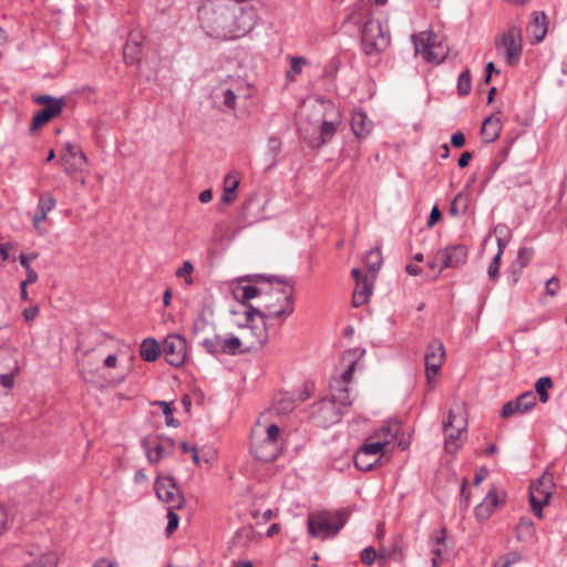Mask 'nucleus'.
<instances>
[{"instance_id":"1","label":"nucleus","mask_w":567,"mask_h":567,"mask_svg":"<svg viewBox=\"0 0 567 567\" xmlns=\"http://www.w3.org/2000/svg\"><path fill=\"white\" fill-rule=\"evenodd\" d=\"M244 9L233 0H206L198 8V20L204 31L214 38L236 39L250 25L241 24Z\"/></svg>"},{"instance_id":"2","label":"nucleus","mask_w":567,"mask_h":567,"mask_svg":"<svg viewBox=\"0 0 567 567\" xmlns=\"http://www.w3.org/2000/svg\"><path fill=\"white\" fill-rule=\"evenodd\" d=\"M371 0H358L346 22L361 25V44L367 55L380 53L390 44V34L382 24L373 19Z\"/></svg>"},{"instance_id":"3","label":"nucleus","mask_w":567,"mask_h":567,"mask_svg":"<svg viewBox=\"0 0 567 567\" xmlns=\"http://www.w3.org/2000/svg\"><path fill=\"white\" fill-rule=\"evenodd\" d=\"M349 518L346 508L311 512L307 517L308 534L311 538L328 539L337 536Z\"/></svg>"},{"instance_id":"4","label":"nucleus","mask_w":567,"mask_h":567,"mask_svg":"<svg viewBox=\"0 0 567 567\" xmlns=\"http://www.w3.org/2000/svg\"><path fill=\"white\" fill-rule=\"evenodd\" d=\"M413 43L416 54H422L426 62L440 64L446 55L447 49L439 40V37L432 32H421L413 35Z\"/></svg>"},{"instance_id":"5","label":"nucleus","mask_w":567,"mask_h":567,"mask_svg":"<svg viewBox=\"0 0 567 567\" xmlns=\"http://www.w3.org/2000/svg\"><path fill=\"white\" fill-rule=\"evenodd\" d=\"M33 101L40 105H43V107L34 113L32 123L30 125V131L38 130L58 116L62 112L65 104L63 97H53L48 94L38 95L33 99Z\"/></svg>"},{"instance_id":"6","label":"nucleus","mask_w":567,"mask_h":567,"mask_svg":"<svg viewBox=\"0 0 567 567\" xmlns=\"http://www.w3.org/2000/svg\"><path fill=\"white\" fill-rule=\"evenodd\" d=\"M266 295L269 297V300L265 303V308L269 311L268 317L287 318L293 312L292 286H290L289 291L286 289H271Z\"/></svg>"},{"instance_id":"7","label":"nucleus","mask_w":567,"mask_h":567,"mask_svg":"<svg viewBox=\"0 0 567 567\" xmlns=\"http://www.w3.org/2000/svg\"><path fill=\"white\" fill-rule=\"evenodd\" d=\"M554 487V477L550 473H544L536 483L530 485L529 503L538 518L543 517L542 509L549 502Z\"/></svg>"},{"instance_id":"8","label":"nucleus","mask_w":567,"mask_h":567,"mask_svg":"<svg viewBox=\"0 0 567 567\" xmlns=\"http://www.w3.org/2000/svg\"><path fill=\"white\" fill-rule=\"evenodd\" d=\"M495 47L498 52H503L506 56V62L509 65H515L522 55V31L518 27L513 25L495 41Z\"/></svg>"},{"instance_id":"9","label":"nucleus","mask_w":567,"mask_h":567,"mask_svg":"<svg viewBox=\"0 0 567 567\" xmlns=\"http://www.w3.org/2000/svg\"><path fill=\"white\" fill-rule=\"evenodd\" d=\"M445 433V451L455 454L462 445V434L466 431V420L457 417L453 410L449 411L447 420L443 423Z\"/></svg>"},{"instance_id":"10","label":"nucleus","mask_w":567,"mask_h":567,"mask_svg":"<svg viewBox=\"0 0 567 567\" xmlns=\"http://www.w3.org/2000/svg\"><path fill=\"white\" fill-rule=\"evenodd\" d=\"M156 496L168 504L172 509H181L185 505V497L179 491L173 476L158 477L155 482Z\"/></svg>"},{"instance_id":"11","label":"nucleus","mask_w":567,"mask_h":567,"mask_svg":"<svg viewBox=\"0 0 567 567\" xmlns=\"http://www.w3.org/2000/svg\"><path fill=\"white\" fill-rule=\"evenodd\" d=\"M200 346L205 351L214 357L219 354L236 355L239 352L241 341L238 337L230 334L223 338L220 334H214L212 338H205Z\"/></svg>"},{"instance_id":"12","label":"nucleus","mask_w":567,"mask_h":567,"mask_svg":"<svg viewBox=\"0 0 567 567\" xmlns=\"http://www.w3.org/2000/svg\"><path fill=\"white\" fill-rule=\"evenodd\" d=\"M162 352L172 367L179 368L187 357V341L179 334H169L163 342Z\"/></svg>"},{"instance_id":"13","label":"nucleus","mask_w":567,"mask_h":567,"mask_svg":"<svg viewBox=\"0 0 567 567\" xmlns=\"http://www.w3.org/2000/svg\"><path fill=\"white\" fill-rule=\"evenodd\" d=\"M342 417L340 408L330 399H322L313 405L312 419L318 426L328 427L338 423Z\"/></svg>"},{"instance_id":"14","label":"nucleus","mask_w":567,"mask_h":567,"mask_svg":"<svg viewBox=\"0 0 567 567\" xmlns=\"http://www.w3.org/2000/svg\"><path fill=\"white\" fill-rule=\"evenodd\" d=\"M445 359V349L443 342L439 339H433L426 349L424 357L425 372L427 381L431 382L432 375H436Z\"/></svg>"},{"instance_id":"15","label":"nucleus","mask_w":567,"mask_h":567,"mask_svg":"<svg viewBox=\"0 0 567 567\" xmlns=\"http://www.w3.org/2000/svg\"><path fill=\"white\" fill-rule=\"evenodd\" d=\"M536 405V395L533 391H526L516 400L506 402L501 411V416L507 419L515 413H527Z\"/></svg>"},{"instance_id":"16","label":"nucleus","mask_w":567,"mask_h":567,"mask_svg":"<svg viewBox=\"0 0 567 567\" xmlns=\"http://www.w3.org/2000/svg\"><path fill=\"white\" fill-rule=\"evenodd\" d=\"M61 161L68 173L82 171L86 165V156L80 147V144H65L61 154Z\"/></svg>"},{"instance_id":"17","label":"nucleus","mask_w":567,"mask_h":567,"mask_svg":"<svg viewBox=\"0 0 567 567\" xmlns=\"http://www.w3.org/2000/svg\"><path fill=\"white\" fill-rule=\"evenodd\" d=\"M442 259L440 272L444 268H458L467 260L468 250L464 245L450 246L437 254Z\"/></svg>"},{"instance_id":"18","label":"nucleus","mask_w":567,"mask_h":567,"mask_svg":"<svg viewBox=\"0 0 567 567\" xmlns=\"http://www.w3.org/2000/svg\"><path fill=\"white\" fill-rule=\"evenodd\" d=\"M251 453L255 458L260 462H272L277 458L280 453L281 446L280 443H274L272 441H268L267 439L262 440H252L250 444Z\"/></svg>"},{"instance_id":"19","label":"nucleus","mask_w":567,"mask_h":567,"mask_svg":"<svg viewBox=\"0 0 567 567\" xmlns=\"http://www.w3.org/2000/svg\"><path fill=\"white\" fill-rule=\"evenodd\" d=\"M386 444H389L388 439L379 440L377 442L367 441L354 455V464L357 468L364 472L372 470L374 463H363V458L379 454Z\"/></svg>"},{"instance_id":"20","label":"nucleus","mask_w":567,"mask_h":567,"mask_svg":"<svg viewBox=\"0 0 567 567\" xmlns=\"http://www.w3.org/2000/svg\"><path fill=\"white\" fill-rule=\"evenodd\" d=\"M502 503L495 489H491L482 503L475 507V516L480 522H484L491 517L495 508Z\"/></svg>"},{"instance_id":"21","label":"nucleus","mask_w":567,"mask_h":567,"mask_svg":"<svg viewBox=\"0 0 567 567\" xmlns=\"http://www.w3.org/2000/svg\"><path fill=\"white\" fill-rule=\"evenodd\" d=\"M373 127V123L362 111H355L351 116V128L358 138H365Z\"/></svg>"},{"instance_id":"22","label":"nucleus","mask_w":567,"mask_h":567,"mask_svg":"<svg viewBox=\"0 0 567 567\" xmlns=\"http://www.w3.org/2000/svg\"><path fill=\"white\" fill-rule=\"evenodd\" d=\"M502 123L499 117L492 115L486 117L481 127L483 142H496L499 138Z\"/></svg>"},{"instance_id":"23","label":"nucleus","mask_w":567,"mask_h":567,"mask_svg":"<svg viewBox=\"0 0 567 567\" xmlns=\"http://www.w3.org/2000/svg\"><path fill=\"white\" fill-rule=\"evenodd\" d=\"M140 34L131 33L130 39L123 49V59L126 64H133L140 61L141 43L138 41Z\"/></svg>"},{"instance_id":"24","label":"nucleus","mask_w":567,"mask_h":567,"mask_svg":"<svg viewBox=\"0 0 567 567\" xmlns=\"http://www.w3.org/2000/svg\"><path fill=\"white\" fill-rule=\"evenodd\" d=\"M331 398L336 402V405L350 406L352 404V390L349 384L337 385V383H330Z\"/></svg>"},{"instance_id":"25","label":"nucleus","mask_w":567,"mask_h":567,"mask_svg":"<svg viewBox=\"0 0 567 567\" xmlns=\"http://www.w3.org/2000/svg\"><path fill=\"white\" fill-rule=\"evenodd\" d=\"M296 408V400L289 393H279L275 398L271 406V412L277 415H286L292 412Z\"/></svg>"},{"instance_id":"26","label":"nucleus","mask_w":567,"mask_h":567,"mask_svg":"<svg viewBox=\"0 0 567 567\" xmlns=\"http://www.w3.org/2000/svg\"><path fill=\"white\" fill-rule=\"evenodd\" d=\"M384 558H389V559H393V560H398V561L403 560L404 553H403L402 536L396 535L392 539V544H391L390 548H384V547L380 548V559H384Z\"/></svg>"},{"instance_id":"27","label":"nucleus","mask_w":567,"mask_h":567,"mask_svg":"<svg viewBox=\"0 0 567 567\" xmlns=\"http://www.w3.org/2000/svg\"><path fill=\"white\" fill-rule=\"evenodd\" d=\"M533 22L530 24V28H533V35L535 39V42H540L546 35L547 27H548V18L545 14V12H533Z\"/></svg>"},{"instance_id":"28","label":"nucleus","mask_w":567,"mask_h":567,"mask_svg":"<svg viewBox=\"0 0 567 567\" xmlns=\"http://www.w3.org/2000/svg\"><path fill=\"white\" fill-rule=\"evenodd\" d=\"M534 256V249L529 247H523L518 250L515 261L512 264L514 269V281L517 282L519 275L523 269L528 266Z\"/></svg>"},{"instance_id":"29","label":"nucleus","mask_w":567,"mask_h":567,"mask_svg":"<svg viewBox=\"0 0 567 567\" xmlns=\"http://www.w3.org/2000/svg\"><path fill=\"white\" fill-rule=\"evenodd\" d=\"M371 293L372 285L369 282V280L360 281L357 284L352 296L353 307L357 308L367 303Z\"/></svg>"},{"instance_id":"30","label":"nucleus","mask_w":567,"mask_h":567,"mask_svg":"<svg viewBox=\"0 0 567 567\" xmlns=\"http://www.w3.org/2000/svg\"><path fill=\"white\" fill-rule=\"evenodd\" d=\"M161 353V348L157 341L153 338H147L143 340L140 348V355L146 362L155 361Z\"/></svg>"},{"instance_id":"31","label":"nucleus","mask_w":567,"mask_h":567,"mask_svg":"<svg viewBox=\"0 0 567 567\" xmlns=\"http://www.w3.org/2000/svg\"><path fill=\"white\" fill-rule=\"evenodd\" d=\"M535 534L534 523L529 517H522L516 526L515 535L518 542H528Z\"/></svg>"},{"instance_id":"32","label":"nucleus","mask_w":567,"mask_h":567,"mask_svg":"<svg viewBox=\"0 0 567 567\" xmlns=\"http://www.w3.org/2000/svg\"><path fill=\"white\" fill-rule=\"evenodd\" d=\"M258 535L251 525L243 526L234 536V543L241 547H248L251 543L256 542Z\"/></svg>"},{"instance_id":"33","label":"nucleus","mask_w":567,"mask_h":567,"mask_svg":"<svg viewBox=\"0 0 567 567\" xmlns=\"http://www.w3.org/2000/svg\"><path fill=\"white\" fill-rule=\"evenodd\" d=\"M383 262L382 252L380 247L371 248L365 256V265L369 271L377 274Z\"/></svg>"},{"instance_id":"34","label":"nucleus","mask_w":567,"mask_h":567,"mask_svg":"<svg viewBox=\"0 0 567 567\" xmlns=\"http://www.w3.org/2000/svg\"><path fill=\"white\" fill-rule=\"evenodd\" d=\"M446 549V528L442 527L435 533L433 537L432 553L436 557H442Z\"/></svg>"},{"instance_id":"35","label":"nucleus","mask_w":567,"mask_h":567,"mask_svg":"<svg viewBox=\"0 0 567 567\" xmlns=\"http://www.w3.org/2000/svg\"><path fill=\"white\" fill-rule=\"evenodd\" d=\"M262 289L256 286H243L234 291L235 298L240 300L243 305H246L247 300L261 296Z\"/></svg>"},{"instance_id":"36","label":"nucleus","mask_w":567,"mask_h":567,"mask_svg":"<svg viewBox=\"0 0 567 567\" xmlns=\"http://www.w3.org/2000/svg\"><path fill=\"white\" fill-rule=\"evenodd\" d=\"M553 386V380L550 377H542L535 383V391L539 395L542 403H547L549 400L548 390Z\"/></svg>"},{"instance_id":"37","label":"nucleus","mask_w":567,"mask_h":567,"mask_svg":"<svg viewBox=\"0 0 567 567\" xmlns=\"http://www.w3.org/2000/svg\"><path fill=\"white\" fill-rule=\"evenodd\" d=\"M399 430V423L385 422L378 431L374 432L373 436L379 440L388 439L390 441L398 434Z\"/></svg>"},{"instance_id":"38","label":"nucleus","mask_w":567,"mask_h":567,"mask_svg":"<svg viewBox=\"0 0 567 567\" xmlns=\"http://www.w3.org/2000/svg\"><path fill=\"white\" fill-rule=\"evenodd\" d=\"M142 446L145 449L146 456L151 463H157L164 456V447L161 444H156L154 449H151L148 440H142Z\"/></svg>"},{"instance_id":"39","label":"nucleus","mask_w":567,"mask_h":567,"mask_svg":"<svg viewBox=\"0 0 567 567\" xmlns=\"http://www.w3.org/2000/svg\"><path fill=\"white\" fill-rule=\"evenodd\" d=\"M250 332L256 337V340L251 342L250 348L262 347L268 340V331L266 321L261 322V327H249Z\"/></svg>"},{"instance_id":"40","label":"nucleus","mask_w":567,"mask_h":567,"mask_svg":"<svg viewBox=\"0 0 567 567\" xmlns=\"http://www.w3.org/2000/svg\"><path fill=\"white\" fill-rule=\"evenodd\" d=\"M472 90V75L468 69L464 70L457 79V91L460 95H467Z\"/></svg>"},{"instance_id":"41","label":"nucleus","mask_w":567,"mask_h":567,"mask_svg":"<svg viewBox=\"0 0 567 567\" xmlns=\"http://www.w3.org/2000/svg\"><path fill=\"white\" fill-rule=\"evenodd\" d=\"M339 122L337 121H323L320 128V138L321 142H326V140H330L333 137Z\"/></svg>"},{"instance_id":"42","label":"nucleus","mask_w":567,"mask_h":567,"mask_svg":"<svg viewBox=\"0 0 567 567\" xmlns=\"http://www.w3.org/2000/svg\"><path fill=\"white\" fill-rule=\"evenodd\" d=\"M357 361L352 360L347 369L341 373V375L337 379H333L332 382L337 383V385L349 384L352 380L353 372L355 370Z\"/></svg>"},{"instance_id":"43","label":"nucleus","mask_w":567,"mask_h":567,"mask_svg":"<svg viewBox=\"0 0 567 567\" xmlns=\"http://www.w3.org/2000/svg\"><path fill=\"white\" fill-rule=\"evenodd\" d=\"M520 560V555L518 553H508L501 556L493 565V567H511Z\"/></svg>"},{"instance_id":"44","label":"nucleus","mask_w":567,"mask_h":567,"mask_svg":"<svg viewBox=\"0 0 567 567\" xmlns=\"http://www.w3.org/2000/svg\"><path fill=\"white\" fill-rule=\"evenodd\" d=\"M239 176L236 172L228 173L224 178V189L228 193H236L238 186H239Z\"/></svg>"},{"instance_id":"45","label":"nucleus","mask_w":567,"mask_h":567,"mask_svg":"<svg viewBox=\"0 0 567 567\" xmlns=\"http://www.w3.org/2000/svg\"><path fill=\"white\" fill-rule=\"evenodd\" d=\"M156 404L162 408V412L166 416V425L177 427L179 422L173 417V409L171 404L165 401H158Z\"/></svg>"},{"instance_id":"46","label":"nucleus","mask_w":567,"mask_h":567,"mask_svg":"<svg viewBox=\"0 0 567 567\" xmlns=\"http://www.w3.org/2000/svg\"><path fill=\"white\" fill-rule=\"evenodd\" d=\"M55 207V199L50 194H43L39 198L38 210L49 213Z\"/></svg>"},{"instance_id":"47","label":"nucleus","mask_w":567,"mask_h":567,"mask_svg":"<svg viewBox=\"0 0 567 567\" xmlns=\"http://www.w3.org/2000/svg\"><path fill=\"white\" fill-rule=\"evenodd\" d=\"M194 270L193 264L188 260L184 261L183 266L176 270V277L184 278L187 285L193 284L192 272Z\"/></svg>"},{"instance_id":"48","label":"nucleus","mask_w":567,"mask_h":567,"mask_svg":"<svg viewBox=\"0 0 567 567\" xmlns=\"http://www.w3.org/2000/svg\"><path fill=\"white\" fill-rule=\"evenodd\" d=\"M167 526H166V535H172L178 527L179 523V516L175 513V509H172V507H168L167 512Z\"/></svg>"},{"instance_id":"49","label":"nucleus","mask_w":567,"mask_h":567,"mask_svg":"<svg viewBox=\"0 0 567 567\" xmlns=\"http://www.w3.org/2000/svg\"><path fill=\"white\" fill-rule=\"evenodd\" d=\"M245 306L247 308L246 312H245L247 324H249L252 321L255 316H258L262 321H266V319L268 318V316L264 311L259 310L258 308H256L251 305H247V303Z\"/></svg>"},{"instance_id":"50","label":"nucleus","mask_w":567,"mask_h":567,"mask_svg":"<svg viewBox=\"0 0 567 567\" xmlns=\"http://www.w3.org/2000/svg\"><path fill=\"white\" fill-rule=\"evenodd\" d=\"M360 558L363 564L371 566L377 558V551L372 546L365 547L360 555Z\"/></svg>"},{"instance_id":"51","label":"nucleus","mask_w":567,"mask_h":567,"mask_svg":"<svg viewBox=\"0 0 567 567\" xmlns=\"http://www.w3.org/2000/svg\"><path fill=\"white\" fill-rule=\"evenodd\" d=\"M265 439H267L268 441L270 440L274 443H280V427L275 423L270 424L266 430Z\"/></svg>"},{"instance_id":"52","label":"nucleus","mask_w":567,"mask_h":567,"mask_svg":"<svg viewBox=\"0 0 567 567\" xmlns=\"http://www.w3.org/2000/svg\"><path fill=\"white\" fill-rule=\"evenodd\" d=\"M18 370L19 368L16 367L12 372L0 374V384L6 389H11L14 384V374L18 372Z\"/></svg>"},{"instance_id":"53","label":"nucleus","mask_w":567,"mask_h":567,"mask_svg":"<svg viewBox=\"0 0 567 567\" xmlns=\"http://www.w3.org/2000/svg\"><path fill=\"white\" fill-rule=\"evenodd\" d=\"M501 260L502 258H499V255H495V257L493 258L487 270V275L491 280H495L498 277V268Z\"/></svg>"},{"instance_id":"54","label":"nucleus","mask_w":567,"mask_h":567,"mask_svg":"<svg viewBox=\"0 0 567 567\" xmlns=\"http://www.w3.org/2000/svg\"><path fill=\"white\" fill-rule=\"evenodd\" d=\"M223 99H224V104L227 107H229L231 110L235 109L236 95L233 90H230V89L225 90L223 93Z\"/></svg>"},{"instance_id":"55","label":"nucleus","mask_w":567,"mask_h":567,"mask_svg":"<svg viewBox=\"0 0 567 567\" xmlns=\"http://www.w3.org/2000/svg\"><path fill=\"white\" fill-rule=\"evenodd\" d=\"M207 324V319L205 317V313L202 311L198 313L197 318L194 321L193 331L194 333H198L199 331L204 330Z\"/></svg>"},{"instance_id":"56","label":"nucleus","mask_w":567,"mask_h":567,"mask_svg":"<svg viewBox=\"0 0 567 567\" xmlns=\"http://www.w3.org/2000/svg\"><path fill=\"white\" fill-rule=\"evenodd\" d=\"M558 287H559V280L557 277L554 276L550 279H548L546 282V292L549 296H556Z\"/></svg>"},{"instance_id":"57","label":"nucleus","mask_w":567,"mask_h":567,"mask_svg":"<svg viewBox=\"0 0 567 567\" xmlns=\"http://www.w3.org/2000/svg\"><path fill=\"white\" fill-rule=\"evenodd\" d=\"M306 59L301 56H296L291 59V72L295 74L301 73V68L303 64H306Z\"/></svg>"},{"instance_id":"58","label":"nucleus","mask_w":567,"mask_h":567,"mask_svg":"<svg viewBox=\"0 0 567 567\" xmlns=\"http://www.w3.org/2000/svg\"><path fill=\"white\" fill-rule=\"evenodd\" d=\"M508 152H509V146L508 145H504L499 150L497 156L494 159L495 168H497L498 166L502 165V163L506 159Z\"/></svg>"},{"instance_id":"59","label":"nucleus","mask_w":567,"mask_h":567,"mask_svg":"<svg viewBox=\"0 0 567 567\" xmlns=\"http://www.w3.org/2000/svg\"><path fill=\"white\" fill-rule=\"evenodd\" d=\"M442 217V214L437 206H434L430 213L429 219H427V226L433 227Z\"/></svg>"},{"instance_id":"60","label":"nucleus","mask_w":567,"mask_h":567,"mask_svg":"<svg viewBox=\"0 0 567 567\" xmlns=\"http://www.w3.org/2000/svg\"><path fill=\"white\" fill-rule=\"evenodd\" d=\"M38 313H39V307L38 306L25 308L22 311V316H23V319L25 321L34 320V318L38 316Z\"/></svg>"},{"instance_id":"61","label":"nucleus","mask_w":567,"mask_h":567,"mask_svg":"<svg viewBox=\"0 0 567 567\" xmlns=\"http://www.w3.org/2000/svg\"><path fill=\"white\" fill-rule=\"evenodd\" d=\"M465 200H466V196H464L462 193L457 194L455 196V198L453 199V202L451 203L450 213L452 215H457L458 214V204L461 202H465Z\"/></svg>"},{"instance_id":"62","label":"nucleus","mask_w":567,"mask_h":567,"mask_svg":"<svg viewBox=\"0 0 567 567\" xmlns=\"http://www.w3.org/2000/svg\"><path fill=\"white\" fill-rule=\"evenodd\" d=\"M311 389H312V384L306 383L305 386H303V390H301L299 392L298 401L299 402L307 401L310 398V395H311Z\"/></svg>"},{"instance_id":"63","label":"nucleus","mask_w":567,"mask_h":567,"mask_svg":"<svg viewBox=\"0 0 567 567\" xmlns=\"http://www.w3.org/2000/svg\"><path fill=\"white\" fill-rule=\"evenodd\" d=\"M27 278L22 281L23 286L31 285L38 280V274L33 268L27 269Z\"/></svg>"},{"instance_id":"64","label":"nucleus","mask_w":567,"mask_h":567,"mask_svg":"<svg viewBox=\"0 0 567 567\" xmlns=\"http://www.w3.org/2000/svg\"><path fill=\"white\" fill-rule=\"evenodd\" d=\"M92 567H118L115 561L107 560L105 558L97 559Z\"/></svg>"}]
</instances>
